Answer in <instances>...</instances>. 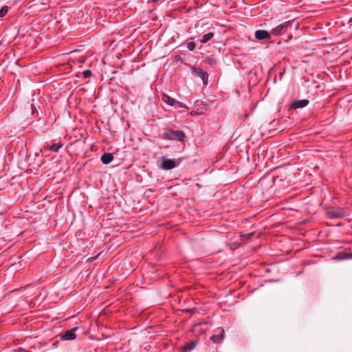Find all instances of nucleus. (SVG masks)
Returning <instances> with one entry per match:
<instances>
[{"instance_id":"obj_1","label":"nucleus","mask_w":352,"mask_h":352,"mask_svg":"<svg viewBox=\"0 0 352 352\" xmlns=\"http://www.w3.org/2000/svg\"><path fill=\"white\" fill-rule=\"evenodd\" d=\"M185 138V133L181 130L168 129L162 133V138L171 141L182 142Z\"/></svg>"},{"instance_id":"obj_2","label":"nucleus","mask_w":352,"mask_h":352,"mask_svg":"<svg viewBox=\"0 0 352 352\" xmlns=\"http://www.w3.org/2000/svg\"><path fill=\"white\" fill-rule=\"evenodd\" d=\"M293 21H285L271 30L270 33L276 36H280L286 33L289 29L292 28Z\"/></svg>"},{"instance_id":"obj_3","label":"nucleus","mask_w":352,"mask_h":352,"mask_svg":"<svg viewBox=\"0 0 352 352\" xmlns=\"http://www.w3.org/2000/svg\"><path fill=\"white\" fill-rule=\"evenodd\" d=\"M160 168L164 170H170L179 165L182 160L181 159H168L163 156L161 157Z\"/></svg>"},{"instance_id":"obj_4","label":"nucleus","mask_w":352,"mask_h":352,"mask_svg":"<svg viewBox=\"0 0 352 352\" xmlns=\"http://www.w3.org/2000/svg\"><path fill=\"white\" fill-rule=\"evenodd\" d=\"M327 214L329 218L339 219L344 216L345 212L341 208H333L327 211Z\"/></svg>"},{"instance_id":"obj_5","label":"nucleus","mask_w":352,"mask_h":352,"mask_svg":"<svg viewBox=\"0 0 352 352\" xmlns=\"http://www.w3.org/2000/svg\"><path fill=\"white\" fill-rule=\"evenodd\" d=\"M192 74L199 77L204 85L208 84V74L206 72L195 67H191Z\"/></svg>"},{"instance_id":"obj_6","label":"nucleus","mask_w":352,"mask_h":352,"mask_svg":"<svg viewBox=\"0 0 352 352\" xmlns=\"http://www.w3.org/2000/svg\"><path fill=\"white\" fill-rule=\"evenodd\" d=\"M162 100L165 103L171 107L187 108L186 106H184L181 102L176 101L175 99L172 98L170 96L166 94H163Z\"/></svg>"},{"instance_id":"obj_7","label":"nucleus","mask_w":352,"mask_h":352,"mask_svg":"<svg viewBox=\"0 0 352 352\" xmlns=\"http://www.w3.org/2000/svg\"><path fill=\"white\" fill-rule=\"evenodd\" d=\"M78 328L74 327L72 329L67 330L63 334L60 335L62 340H73L76 338V331Z\"/></svg>"},{"instance_id":"obj_8","label":"nucleus","mask_w":352,"mask_h":352,"mask_svg":"<svg viewBox=\"0 0 352 352\" xmlns=\"http://www.w3.org/2000/svg\"><path fill=\"white\" fill-rule=\"evenodd\" d=\"M270 32L264 30H258L255 32V38L258 40H264L270 38Z\"/></svg>"},{"instance_id":"obj_9","label":"nucleus","mask_w":352,"mask_h":352,"mask_svg":"<svg viewBox=\"0 0 352 352\" xmlns=\"http://www.w3.org/2000/svg\"><path fill=\"white\" fill-rule=\"evenodd\" d=\"M308 104H309L308 100H306V99L298 100L294 101L291 104L290 107H291V108L296 109H299V108L305 107Z\"/></svg>"},{"instance_id":"obj_10","label":"nucleus","mask_w":352,"mask_h":352,"mask_svg":"<svg viewBox=\"0 0 352 352\" xmlns=\"http://www.w3.org/2000/svg\"><path fill=\"white\" fill-rule=\"evenodd\" d=\"M334 260L342 261L347 259H352V253H347L345 252H340L333 257Z\"/></svg>"},{"instance_id":"obj_11","label":"nucleus","mask_w":352,"mask_h":352,"mask_svg":"<svg viewBox=\"0 0 352 352\" xmlns=\"http://www.w3.org/2000/svg\"><path fill=\"white\" fill-rule=\"evenodd\" d=\"M100 160L104 164H109L113 161V156L110 153H105L101 156Z\"/></svg>"},{"instance_id":"obj_12","label":"nucleus","mask_w":352,"mask_h":352,"mask_svg":"<svg viewBox=\"0 0 352 352\" xmlns=\"http://www.w3.org/2000/svg\"><path fill=\"white\" fill-rule=\"evenodd\" d=\"M214 36V32H210L204 35H203L199 39V42L202 44L206 43L208 41H209L210 39H212Z\"/></svg>"},{"instance_id":"obj_13","label":"nucleus","mask_w":352,"mask_h":352,"mask_svg":"<svg viewBox=\"0 0 352 352\" xmlns=\"http://www.w3.org/2000/svg\"><path fill=\"white\" fill-rule=\"evenodd\" d=\"M224 337V331L221 330L219 333L213 335L210 337V340L214 343H220Z\"/></svg>"},{"instance_id":"obj_14","label":"nucleus","mask_w":352,"mask_h":352,"mask_svg":"<svg viewBox=\"0 0 352 352\" xmlns=\"http://www.w3.org/2000/svg\"><path fill=\"white\" fill-rule=\"evenodd\" d=\"M196 345H197V341L191 340L190 342L186 343L183 346L182 350L184 351H187L192 350V349H194L195 348Z\"/></svg>"},{"instance_id":"obj_15","label":"nucleus","mask_w":352,"mask_h":352,"mask_svg":"<svg viewBox=\"0 0 352 352\" xmlns=\"http://www.w3.org/2000/svg\"><path fill=\"white\" fill-rule=\"evenodd\" d=\"M63 144H61L54 143L51 145L49 149L50 151L53 152H58L59 148H61Z\"/></svg>"},{"instance_id":"obj_16","label":"nucleus","mask_w":352,"mask_h":352,"mask_svg":"<svg viewBox=\"0 0 352 352\" xmlns=\"http://www.w3.org/2000/svg\"><path fill=\"white\" fill-rule=\"evenodd\" d=\"M206 62L210 65H214L217 64L216 59L212 57H208L206 60Z\"/></svg>"},{"instance_id":"obj_17","label":"nucleus","mask_w":352,"mask_h":352,"mask_svg":"<svg viewBox=\"0 0 352 352\" xmlns=\"http://www.w3.org/2000/svg\"><path fill=\"white\" fill-rule=\"evenodd\" d=\"M195 43L192 41H189L188 43H187V48L189 51H193L195 48Z\"/></svg>"},{"instance_id":"obj_18","label":"nucleus","mask_w":352,"mask_h":352,"mask_svg":"<svg viewBox=\"0 0 352 352\" xmlns=\"http://www.w3.org/2000/svg\"><path fill=\"white\" fill-rule=\"evenodd\" d=\"M8 7L4 6L0 9V17H3L8 12Z\"/></svg>"},{"instance_id":"obj_19","label":"nucleus","mask_w":352,"mask_h":352,"mask_svg":"<svg viewBox=\"0 0 352 352\" xmlns=\"http://www.w3.org/2000/svg\"><path fill=\"white\" fill-rule=\"evenodd\" d=\"M82 76L85 78H87L91 76V71L89 69H86L82 72Z\"/></svg>"},{"instance_id":"obj_20","label":"nucleus","mask_w":352,"mask_h":352,"mask_svg":"<svg viewBox=\"0 0 352 352\" xmlns=\"http://www.w3.org/2000/svg\"><path fill=\"white\" fill-rule=\"evenodd\" d=\"M292 38V35H289L288 36V39L287 40V41H289V40H291Z\"/></svg>"},{"instance_id":"obj_21","label":"nucleus","mask_w":352,"mask_h":352,"mask_svg":"<svg viewBox=\"0 0 352 352\" xmlns=\"http://www.w3.org/2000/svg\"><path fill=\"white\" fill-rule=\"evenodd\" d=\"M97 256L94 257V258H89V260L90 261H94L96 258Z\"/></svg>"},{"instance_id":"obj_22","label":"nucleus","mask_w":352,"mask_h":352,"mask_svg":"<svg viewBox=\"0 0 352 352\" xmlns=\"http://www.w3.org/2000/svg\"><path fill=\"white\" fill-rule=\"evenodd\" d=\"M158 0H152L153 2H157Z\"/></svg>"}]
</instances>
